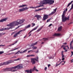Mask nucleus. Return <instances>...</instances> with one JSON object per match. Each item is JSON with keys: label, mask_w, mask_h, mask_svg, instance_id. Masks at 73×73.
Segmentation results:
<instances>
[{"label": "nucleus", "mask_w": 73, "mask_h": 73, "mask_svg": "<svg viewBox=\"0 0 73 73\" xmlns=\"http://www.w3.org/2000/svg\"><path fill=\"white\" fill-rule=\"evenodd\" d=\"M54 3V1L52 0H44L42 1H41L40 3V5L37 6L36 7H33V9H36L37 8H40L41 7H44L43 5H46L47 4H49V5H52Z\"/></svg>", "instance_id": "nucleus-1"}, {"label": "nucleus", "mask_w": 73, "mask_h": 73, "mask_svg": "<svg viewBox=\"0 0 73 73\" xmlns=\"http://www.w3.org/2000/svg\"><path fill=\"white\" fill-rule=\"evenodd\" d=\"M24 19H18L16 21H14L11 23L10 24V25L12 27H13V26L14 27L15 26H17L19 25L22 24L24 23Z\"/></svg>", "instance_id": "nucleus-2"}, {"label": "nucleus", "mask_w": 73, "mask_h": 73, "mask_svg": "<svg viewBox=\"0 0 73 73\" xmlns=\"http://www.w3.org/2000/svg\"><path fill=\"white\" fill-rule=\"evenodd\" d=\"M23 65L22 64H19L11 68H9V69H10V70L9 71H11V72H17V70L16 69H17L18 70L21 69V68H23Z\"/></svg>", "instance_id": "nucleus-3"}, {"label": "nucleus", "mask_w": 73, "mask_h": 73, "mask_svg": "<svg viewBox=\"0 0 73 73\" xmlns=\"http://www.w3.org/2000/svg\"><path fill=\"white\" fill-rule=\"evenodd\" d=\"M65 12L66 11L65 10H64L63 12V14L62 16V22H65L66 20H69V17H70V15H69L67 17H65Z\"/></svg>", "instance_id": "nucleus-4"}, {"label": "nucleus", "mask_w": 73, "mask_h": 73, "mask_svg": "<svg viewBox=\"0 0 73 73\" xmlns=\"http://www.w3.org/2000/svg\"><path fill=\"white\" fill-rule=\"evenodd\" d=\"M11 23H10L9 24L7 25V27H7L6 28H4V31H5V30H9V29H12V28H14V26H12L11 25H10V24H11Z\"/></svg>", "instance_id": "nucleus-5"}, {"label": "nucleus", "mask_w": 73, "mask_h": 73, "mask_svg": "<svg viewBox=\"0 0 73 73\" xmlns=\"http://www.w3.org/2000/svg\"><path fill=\"white\" fill-rule=\"evenodd\" d=\"M11 63V60H9L8 61L4 62L3 63H0V66H3V65H6Z\"/></svg>", "instance_id": "nucleus-6"}, {"label": "nucleus", "mask_w": 73, "mask_h": 73, "mask_svg": "<svg viewBox=\"0 0 73 73\" xmlns=\"http://www.w3.org/2000/svg\"><path fill=\"white\" fill-rule=\"evenodd\" d=\"M29 8L28 7H23L22 8V9H19V12H24L25 11H26V10H27V9H28Z\"/></svg>", "instance_id": "nucleus-7"}, {"label": "nucleus", "mask_w": 73, "mask_h": 73, "mask_svg": "<svg viewBox=\"0 0 73 73\" xmlns=\"http://www.w3.org/2000/svg\"><path fill=\"white\" fill-rule=\"evenodd\" d=\"M10 69L9 68H3L1 70L2 72H8L10 70Z\"/></svg>", "instance_id": "nucleus-8"}, {"label": "nucleus", "mask_w": 73, "mask_h": 73, "mask_svg": "<svg viewBox=\"0 0 73 73\" xmlns=\"http://www.w3.org/2000/svg\"><path fill=\"white\" fill-rule=\"evenodd\" d=\"M34 17H36L37 18L38 20H40V19H41V16L40 15H35Z\"/></svg>", "instance_id": "nucleus-9"}, {"label": "nucleus", "mask_w": 73, "mask_h": 73, "mask_svg": "<svg viewBox=\"0 0 73 73\" xmlns=\"http://www.w3.org/2000/svg\"><path fill=\"white\" fill-rule=\"evenodd\" d=\"M48 15H44L43 18V21H45V20H46L48 19Z\"/></svg>", "instance_id": "nucleus-10"}, {"label": "nucleus", "mask_w": 73, "mask_h": 73, "mask_svg": "<svg viewBox=\"0 0 73 73\" xmlns=\"http://www.w3.org/2000/svg\"><path fill=\"white\" fill-rule=\"evenodd\" d=\"M23 30H21L19 31L18 33H17L14 35L13 37L14 38L16 37V36H17V35H19V34L20 33V32H23Z\"/></svg>", "instance_id": "nucleus-11"}, {"label": "nucleus", "mask_w": 73, "mask_h": 73, "mask_svg": "<svg viewBox=\"0 0 73 73\" xmlns=\"http://www.w3.org/2000/svg\"><path fill=\"white\" fill-rule=\"evenodd\" d=\"M7 20V18L3 19L0 20V23H3L4 21H5Z\"/></svg>", "instance_id": "nucleus-12"}, {"label": "nucleus", "mask_w": 73, "mask_h": 73, "mask_svg": "<svg viewBox=\"0 0 73 73\" xmlns=\"http://www.w3.org/2000/svg\"><path fill=\"white\" fill-rule=\"evenodd\" d=\"M31 62L32 63V64L33 65L36 64V61L32 59V58H31Z\"/></svg>", "instance_id": "nucleus-13"}, {"label": "nucleus", "mask_w": 73, "mask_h": 73, "mask_svg": "<svg viewBox=\"0 0 73 73\" xmlns=\"http://www.w3.org/2000/svg\"><path fill=\"white\" fill-rule=\"evenodd\" d=\"M43 9H46V8H42V9H39L37 10L36 9L35 10V12H38L39 11H41V10H42Z\"/></svg>", "instance_id": "nucleus-14"}, {"label": "nucleus", "mask_w": 73, "mask_h": 73, "mask_svg": "<svg viewBox=\"0 0 73 73\" xmlns=\"http://www.w3.org/2000/svg\"><path fill=\"white\" fill-rule=\"evenodd\" d=\"M62 26H61L59 27L58 28V31H60L62 30Z\"/></svg>", "instance_id": "nucleus-15"}, {"label": "nucleus", "mask_w": 73, "mask_h": 73, "mask_svg": "<svg viewBox=\"0 0 73 73\" xmlns=\"http://www.w3.org/2000/svg\"><path fill=\"white\" fill-rule=\"evenodd\" d=\"M53 36H61V34L60 33H55L54 34Z\"/></svg>", "instance_id": "nucleus-16"}, {"label": "nucleus", "mask_w": 73, "mask_h": 73, "mask_svg": "<svg viewBox=\"0 0 73 73\" xmlns=\"http://www.w3.org/2000/svg\"><path fill=\"white\" fill-rule=\"evenodd\" d=\"M34 70H35L36 72H38V70H37V69H36V68L35 66H34V67L32 69L33 72Z\"/></svg>", "instance_id": "nucleus-17"}, {"label": "nucleus", "mask_w": 73, "mask_h": 73, "mask_svg": "<svg viewBox=\"0 0 73 73\" xmlns=\"http://www.w3.org/2000/svg\"><path fill=\"white\" fill-rule=\"evenodd\" d=\"M64 51H62L61 52L62 58H63L65 57V55H64Z\"/></svg>", "instance_id": "nucleus-18"}, {"label": "nucleus", "mask_w": 73, "mask_h": 73, "mask_svg": "<svg viewBox=\"0 0 73 73\" xmlns=\"http://www.w3.org/2000/svg\"><path fill=\"white\" fill-rule=\"evenodd\" d=\"M38 26L36 28H34V29H33L32 30H31L30 32V33H31V32H32L33 31H35V30H36V29H37V28H38Z\"/></svg>", "instance_id": "nucleus-19"}, {"label": "nucleus", "mask_w": 73, "mask_h": 73, "mask_svg": "<svg viewBox=\"0 0 73 73\" xmlns=\"http://www.w3.org/2000/svg\"><path fill=\"white\" fill-rule=\"evenodd\" d=\"M31 25L29 24L27 26L25 27V28L26 29H28V28H30L31 27Z\"/></svg>", "instance_id": "nucleus-20"}, {"label": "nucleus", "mask_w": 73, "mask_h": 73, "mask_svg": "<svg viewBox=\"0 0 73 73\" xmlns=\"http://www.w3.org/2000/svg\"><path fill=\"white\" fill-rule=\"evenodd\" d=\"M37 42H36L35 43H33L31 44V46H34V45H37Z\"/></svg>", "instance_id": "nucleus-21"}, {"label": "nucleus", "mask_w": 73, "mask_h": 73, "mask_svg": "<svg viewBox=\"0 0 73 73\" xmlns=\"http://www.w3.org/2000/svg\"><path fill=\"white\" fill-rule=\"evenodd\" d=\"M73 2V1H72L70 3H69L68 5L67 6V7H69V6H70V4H71Z\"/></svg>", "instance_id": "nucleus-22"}, {"label": "nucleus", "mask_w": 73, "mask_h": 73, "mask_svg": "<svg viewBox=\"0 0 73 73\" xmlns=\"http://www.w3.org/2000/svg\"><path fill=\"white\" fill-rule=\"evenodd\" d=\"M25 6H27L26 5H22L20 6L19 7L23 8V7H25Z\"/></svg>", "instance_id": "nucleus-23"}, {"label": "nucleus", "mask_w": 73, "mask_h": 73, "mask_svg": "<svg viewBox=\"0 0 73 73\" xmlns=\"http://www.w3.org/2000/svg\"><path fill=\"white\" fill-rule=\"evenodd\" d=\"M32 48H33V50H34V49L36 50V49H37V47L35 46H33V47H32Z\"/></svg>", "instance_id": "nucleus-24"}, {"label": "nucleus", "mask_w": 73, "mask_h": 73, "mask_svg": "<svg viewBox=\"0 0 73 73\" xmlns=\"http://www.w3.org/2000/svg\"><path fill=\"white\" fill-rule=\"evenodd\" d=\"M43 39L44 41H46V40H48V38H43Z\"/></svg>", "instance_id": "nucleus-25"}, {"label": "nucleus", "mask_w": 73, "mask_h": 73, "mask_svg": "<svg viewBox=\"0 0 73 73\" xmlns=\"http://www.w3.org/2000/svg\"><path fill=\"white\" fill-rule=\"evenodd\" d=\"M62 62L61 61V62L60 63V64H57V63H56V65L55 66V67L56 66L57 67V66H58V65H60V64H61V63H62Z\"/></svg>", "instance_id": "nucleus-26"}, {"label": "nucleus", "mask_w": 73, "mask_h": 73, "mask_svg": "<svg viewBox=\"0 0 73 73\" xmlns=\"http://www.w3.org/2000/svg\"><path fill=\"white\" fill-rule=\"evenodd\" d=\"M54 12H52L49 15V16H52V15H53V14H54Z\"/></svg>", "instance_id": "nucleus-27"}, {"label": "nucleus", "mask_w": 73, "mask_h": 73, "mask_svg": "<svg viewBox=\"0 0 73 73\" xmlns=\"http://www.w3.org/2000/svg\"><path fill=\"white\" fill-rule=\"evenodd\" d=\"M57 8H56L55 9H54V11H52V12H53L54 13L56 12V11H57Z\"/></svg>", "instance_id": "nucleus-28"}, {"label": "nucleus", "mask_w": 73, "mask_h": 73, "mask_svg": "<svg viewBox=\"0 0 73 73\" xmlns=\"http://www.w3.org/2000/svg\"><path fill=\"white\" fill-rule=\"evenodd\" d=\"M30 71H31V70H25V72H27V73H29Z\"/></svg>", "instance_id": "nucleus-29"}, {"label": "nucleus", "mask_w": 73, "mask_h": 73, "mask_svg": "<svg viewBox=\"0 0 73 73\" xmlns=\"http://www.w3.org/2000/svg\"><path fill=\"white\" fill-rule=\"evenodd\" d=\"M22 25H21L17 27H16L15 28V29H18V28H19V27H21V26H22Z\"/></svg>", "instance_id": "nucleus-30"}, {"label": "nucleus", "mask_w": 73, "mask_h": 73, "mask_svg": "<svg viewBox=\"0 0 73 73\" xmlns=\"http://www.w3.org/2000/svg\"><path fill=\"white\" fill-rule=\"evenodd\" d=\"M19 49V48H16L14 49L10 50V52H12V51H13V50H16V49Z\"/></svg>", "instance_id": "nucleus-31"}, {"label": "nucleus", "mask_w": 73, "mask_h": 73, "mask_svg": "<svg viewBox=\"0 0 73 73\" xmlns=\"http://www.w3.org/2000/svg\"><path fill=\"white\" fill-rule=\"evenodd\" d=\"M32 59L34 61H38V59H37L36 58H32Z\"/></svg>", "instance_id": "nucleus-32"}, {"label": "nucleus", "mask_w": 73, "mask_h": 73, "mask_svg": "<svg viewBox=\"0 0 73 73\" xmlns=\"http://www.w3.org/2000/svg\"><path fill=\"white\" fill-rule=\"evenodd\" d=\"M4 31V28L0 29V31Z\"/></svg>", "instance_id": "nucleus-33"}, {"label": "nucleus", "mask_w": 73, "mask_h": 73, "mask_svg": "<svg viewBox=\"0 0 73 73\" xmlns=\"http://www.w3.org/2000/svg\"><path fill=\"white\" fill-rule=\"evenodd\" d=\"M42 27L38 29V30H37V31L39 32L40 31V30H41V29H42Z\"/></svg>", "instance_id": "nucleus-34"}, {"label": "nucleus", "mask_w": 73, "mask_h": 73, "mask_svg": "<svg viewBox=\"0 0 73 73\" xmlns=\"http://www.w3.org/2000/svg\"><path fill=\"white\" fill-rule=\"evenodd\" d=\"M51 19V18H50L49 19H48L47 21V23H48V22H49V21H50V19Z\"/></svg>", "instance_id": "nucleus-35"}, {"label": "nucleus", "mask_w": 73, "mask_h": 73, "mask_svg": "<svg viewBox=\"0 0 73 73\" xmlns=\"http://www.w3.org/2000/svg\"><path fill=\"white\" fill-rule=\"evenodd\" d=\"M5 33H0V36H2L3 35H4Z\"/></svg>", "instance_id": "nucleus-36"}, {"label": "nucleus", "mask_w": 73, "mask_h": 73, "mask_svg": "<svg viewBox=\"0 0 73 73\" xmlns=\"http://www.w3.org/2000/svg\"><path fill=\"white\" fill-rule=\"evenodd\" d=\"M3 53H4V52L0 51V54H3Z\"/></svg>", "instance_id": "nucleus-37"}, {"label": "nucleus", "mask_w": 73, "mask_h": 73, "mask_svg": "<svg viewBox=\"0 0 73 73\" xmlns=\"http://www.w3.org/2000/svg\"><path fill=\"white\" fill-rule=\"evenodd\" d=\"M19 52H20V50H19L17 52H16L15 54H17V53H19Z\"/></svg>", "instance_id": "nucleus-38"}, {"label": "nucleus", "mask_w": 73, "mask_h": 73, "mask_svg": "<svg viewBox=\"0 0 73 73\" xmlns=\"http://www.w3.org/2000/svg\"><path fill=\"white\" fill-rule=\"evenodd\" d=\"M70 49H72L73 50V47L71 45H70Z\"/></svg>", "instance_id": "nucleus-39"}, {"label": "nucleus", "mask_w": 73, "mask_h": 73, "mask_svg": "<svg viewBox=\"0 0 73 73\" xmlns=\"http://www.w3.org/2000/svg\"><path fill=\"white\" fill-rule=\"evenodd\" d=\"M32 25H33L31 27H34V26H35V24L33 23L32 24Z\"/></svg>", "instance_id": "nucleus-40"}, {"label": "nucleus", "mask_w": 73, "mask_h": 73, "mask_svg": "<svg viewBox=\"0 0 73 73\" xmlns=\"http://www.w3.org/2000/svg\"><path fill=\"white\" fill-rule=\"evenodd\" d=\"M73 40H72V41L71 42L70 44V45H72V43H73Z\"/></svg>", "instance_id": "nucleus-41"}, {"label": "nucleus", "mask_w": 73, "mask_h": 73, "mask_svg": "<svg viewBox=\"0 0 73 73\" xmlns=\"http://www.w3.org/2000/svg\"><path fill=\"white\" fill-rule=\"evenodd\" d=\"M62 61V62H64V64H62V65H64V64H65V61Z\"/></svg>", "instance_id": "nucleus-42"}, {"label": "nucleus", "mask_w": 73, "mask_h": 73, "mask_svg": "<svg viewBox=\"0 0 73 73\" xmlns=\"http://www.w3.org/2000/svg\"><path fill=\"white\" fill-rule=\"evenodd\" d=\"M27 57H31V55H28L27 56Z\"/></svg>", "instance_id": "nucleus-43"}, {"label": "nucleus", "mask_w": 73, "mask_h": 73, "mask_svg": "<svg viewBox=\"0 0 73 73\" xmlns=\"http://www.w3.org/2000/svg\"><path fill=\"white\" fill-rule=\"evenodd\" d=\"M47 69V67H45L44 68V70H45V71H46Z\"/></svg>", "instance_id": "nucleus-44"}, {"label": "nucleus", "mask_w": 73, "mask_h": 73, "mask_svg": "<svg viewBox=\"0 0 73 73\" xmlns=\"http://www.w3.org/2000/svg\"><path fill=\"white\" fill-rule=\"evenodd\" d=\"M12 58H16V56H14L13 57H12Z\"/></svg>", "instance_id": "nucleus-45"}, {"label": "nucleus", "mask_w": 73, "mask_h": 73, "mask_svg": "<svg viewBox=\"0 0 73 73\" xmlns=\"http://www.w3.org/2000/svg\"><path fill=\"white\" fill-rule=\"evenodd\" d=\"M27 49H26V50H25L23 51V53H24V52H27Z\"/></svg>", "instance_id": "nucleus-46"}, {"label": "nucleus", "mask_w": 73, "mask_h": 73, "mask_svg": "<svg viewBox=\"0 0 73 73\" xmlns=\"http://www.w3.org/2000/svg\"><path fill=\"white\" fill-rule=\"evenodd\" d=\"M14 52H12L9 54H8V55H9L10 54H14Z\"/></svg>", "instance_id": "nucleus-47"}, {"label": "nucleus", "mask_w": 73, "mask_h": 73, "mask_svg": "<svg viewBox=\"0 0 73 73\" xmlns=\"http://www.w3.org/2000/svg\"><path fill=\"white\" fill-rule=\"evenodd\" d=\"M5 46V44H4V45H2V44L0 45V46Z\"/></svg>", "instance_id": "nucleus-48"}, {"label": "nucleus", "mask_w": 73, "mask_h": 73, "mask_svg": "<svg viewBox=\"0 0 73 73\" xmlns=\"http://www.w3.org/2000/svg\"><path fill=\"white\" fill-rule=\"evenodd\" d=\"M52 56H50L49 57V59H51V58H52Z\"/></svg>", "instance_id": "nucleus-49"}, {"label": "nucleus", "mask_w": 73, "mask_h": 73, "mask_svg": "<svg viewBox=\"0 0 73 73\" xmlns=\"http://www.w3.org/2000/svg\"><path fill=\"white\" fill-rule=\"evenodd\" d=\"M21 60V58H18V59H17V61H18L19 60Z\"/></svg>", "instance_id": "nucleus-50"}, {"label": "nucleus", "mask_w": 73, "mask_h": 73, "mask_svg": "<svg viewBox=\"0 0 73 73\" xmlns=\"http://www.w3.org/2000/svg\"><path fill=\"white\" fill-rule=\"evenodd\" d=\"M52 24H50L48 26V27H51V26H52Z\"/></svg>", "instance_id": "nucleus-51"}, {"label": "nucleus", "mask_w": 73, "mask_h": 73, "mask_svg": "<svg viewBox=\"0 0 73 73\" xmlns=\"http://www.w3.org/2000/svg\"><path fill=\"white\" fill-rule=\"evenodd\" d=\"M31 57H32L33 56H35V55H33V54H32V55H31Z\"/></svg>", "instance_id": "nucleus-52"}, {"label": "nucleus", "mask_w": 73, "mask_h": 73, "mask_svg": "<svg viewBox=\"0 0 73 73\" xmlns=\"http://www.w3.org/2000/svg\"><path fill=\"white\" fill-rule=\"evenodd\" d=\"M63 49L65 50H66V48H65V47H64Z\"/></svg>", "instance_id": "nucleus-53"}, {"label": "nucleus", "mask_w": 73, "mask_h": 73, "mask_svg": "<svg viewBox=\"0 0 73 73\" xmlns=\"http://www.w3.org/2000/svg\"><path fill=\"white\" fill-rule=\"evenodd\" d=\"M73 62V59H72L71 60V62L72 63V62Z\"/></svg>", "instance_id": "nucleus-54"}, {"label": "nucleus", "mask_w": 73, "mask_h": 73, "mask_svg": "<svg viewBox=\"0 0 73 73\" xmlns=\"http://www.w3.org/2000/svg\"><path fill=\"white\" fill-rule=\"evenodd\" d=\"M63 44L64 45H66V44H67V43H66V42H65V43H63Z\"/></svg>", "instance_id": "nucleus-55"}, {"label": "nucleus", "mask_w": 73, "mask_h": 73, "mask_svg": "<svg viewBox=\"0 0 73 73\" xmlns=\"http://www.w3.org/2000/svg\"><path fill=\"white\" fill-rule=\"evenodd\" d=\"M50 64H49L48 65V68H49V66H50Z\"/></svg>", "instance_id": "nucleus-56"}, {"label": "nucleus", "mask_w": 73, "mask_h": 73, "mask_svg": "<svg viewBox=\"0 0 73 73\" xmlns=\"http://www.w3.org/2000/svg\"><path fill=\"white\" fill-rule=\"evenodd\" d=\"M62 60H65V58H62Z\"/></svg>", "instance_id": "nucleus-57"}, {"label": "nucleus", "mask_w": 73, "mask_h": 73, "mask_svg": "<svg viewBox=\"0 0 73 73\" xmlns=\"http://www.w3.org/2000/svg\"><path fill=\"white\" fill-rule=\"evenodd\" d=\"M30 73H32V69H31L30 71Z\"/></svg>", "instance_id": "nucleus-58"}, {"label": "nucleus", "mask_w": 73, "mask_h": 73, "mask_svg": "<svg viewBox=\"0 0 73 73\" xmlns=\"http://www.w3.org/2000/svg\"><path fill=\"white\" fill-rule=\"evenodd\" d=\"M73 8L72 7H71V8L70 9V11H71V10L72 9H73Z\"/></svg>", "instance_id": "nucleus-59"}, {"label": "nucleus", "mask_w": 73, "mask_h": 73, "mask_svg": "<svg viewBox=\"0 0 73 73\" xmlns=\"http://www.w3.org/2000/svg\"><path fill=\"white\" fill-rule=\"evenodd\" d=\"M38 53V50L35 53Z\"/></svg>", "instance_id": "nucleus-60"}, {"label": "nucleus", "mask_w": 73, "mask_h": 73, "mask_svg": "<svg viewBox=\"0 0 73 73\" xmlns=\"http://www.w3.org/2000/svg\"><path fill=\"white\" fill-rule=\"evenodd\" d=\"M31 50V52H35V51L33 50Z\"/></svg>", "instance_id": "nucleus-61"}, {"label": "nucleus", "mask_w": 73, "mask_h": 73, "mask_svg": "<svg viewBox=\"0 0 73 73\" xmlns=\"http://www.w3.org/2000/svg\"><path fill=\"white\" fill-rule=\"evenodd\" d=\"M67 51H68V49H67L66 50H65L64 51V52H67Z\"/></svg>", "instance_id": "nucleus-62"}, {"label": "nucleus", "mask_w": 73, "mask_h": 73, "mask_svg": "<svg viewBox=\"0 0 73 73\" xmlns=\"http://www.w3.org/2000/svg\"><path fill=\"white\" fill-rule=\"evenodd\" d=\"M68 11V8H67L66 9V11H65L66 12V11Z\"/></svg>", "instance_id": "nucleus-63"}, {"label": "nucleus", "mask_w": 73, "mask_h": 73, "mask_svg": "<svg viewBox=\"0 0 73 73\" xmlns=\"http://www.w3.org/2000/svg\"><path fill=\"white\" fill-rule=\"evenodd\" d=\"M31 51H32V50H30L28 52V53H29V52H31Z\"/></svg>", "instance_id": "nucleus-64"}]
</instances>
